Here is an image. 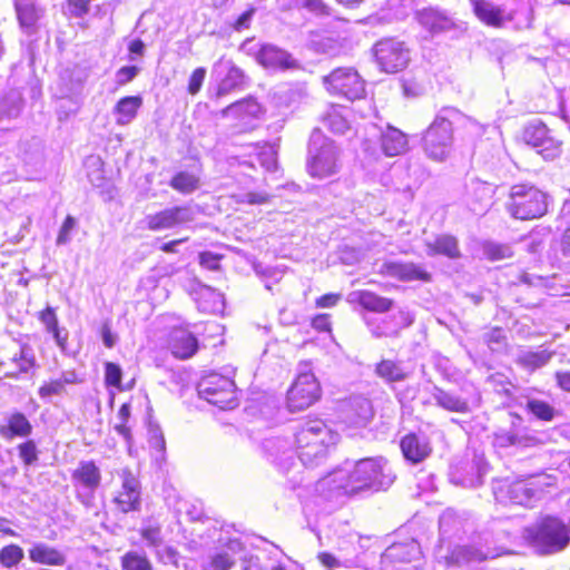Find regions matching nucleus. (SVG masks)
<instances>
[{
  "mask_svg": "<svg viewBox=\"0 0 570 570\" xmlns=\"http://www.w3.org/2000/svg\"><path fill=\"white\" fill-rule=\"evenodd\" d=\"M197 295L198 309L204 313H219L225 307L224 295L210 286H202Z\"/></svg>",
  "mask_w": 570,
  "mask_h": 570,
  "instance_id": "72a5a7b5",
  "label": "nucleus"
},
{
  "mask_svg": "<svg viewBox=\"0 0 570 570\" xmlns=\"http://www.w3.org/2000/svg\"><path fill=\"white\" fill-rule=\"evenodd\" d=\"M302 6L316 16L327 17L332 13L331 8L323 0H303Z\"/></svg>",
  "mask_w": 570,
  "mask_h": 570,
  "instance_id": "0e129e2a",
  "label": "nucleus"
},
{
  "mask_svg": "<svg viewBox=\"0 0 570 570\" xmlns=\"http://www.w3.org/2000/svg\"><path fill=\"white\" fill-rule=\"evenodd\" d=\"M20 153L26 164L36 165L42 160L43 146L41 139L32 137L20 145Z\"/></svg>",
  "mask_w": 570,
  "mask_h": 570,
  "instance_id": "a18cd8bd",
  "label": "nucleus"
},
{
  "mask_svg": "<svg viewBox=\"0 0 570 570\" xmlns=\"http://www.w3.org/2000/svg\"><path fill=\"white\" fill-rule=\"evenodd\" d=\"M548 350L522 351L517 356V364L528 371H535L547 365L553 356Z\"/></svg>",
  "mask_w": 570,
  "mask_h": 570,
  "instance_id": "e433bc0d",
  "label": "nucleus"
},
{
  "mask_svg": "<svg viewBox=\"0 0 570 570\" xmlns=\"http://www.w3.org/2000/svg\"><path fill=\"white\" fill-rule=\"evenodd\" d=\"M320 396V383L305 365L287 392V407L291 412L303 411L314 404Z\"/></svg>",
  "mask_w": 570,
  "mask_h": 570,
  "instance_id": "9d476101",
  "label": "nucleus"
},
{
  "mask_svg": "<svg viewBox=\"0 0 570 570\" xmlns=\"http://www.w3.org/2000/svg\"><path fill=\"white\" fill-rule=\"evenodd\" d=\"M122 570H153V564L145 553L128 551L121 557Z\"/></svg>",
  "mask_w": 570,
  "mask_h": 570,
  "instance_id": "8fccbe9b",
  "label": "nucleus"
},
{
  "mask_svg": "<svg viewBox=\"0 0 570 570\" xmlns=\"http://www.w3.org/2000/svg\"><path fill=\"white\" fill-rule=\"evenodd\" d=\"M431 395L435 404L445 411L461 414L471 412L469 402L453 392L445 391L439 386H433Z\"/></svg>",
  "mask_w": 570,
  "mask_h": 570,
  "instance_id": "7c9ffc66",
  "label": "nucleus"
},
{
  "mask_svg": "<svg viewBox=\"0 0 570 570\" xmlns=\"http://www.w3.org/2000/svg\"><path fill=\"white\" fill-rule=\"evenodd\" d=\"M122 377L121 367L112 362L105 364V382L109 386L120 387Z\"/></svg>",
  "mask_w": 570,
  "mask_h": 570,
  "instance_id": "bf43d9fd",
  "label": "nucleus"
},
{
  "mask_svg": "<svg viewBox=\"0 0 570 570\" xmlns=\"http://www.w3.org/2000/svg\"><path fill=\"white\" fill-rule=\"evenodd\" d=\"M197 392L202 399L222 410L234 409L238 404L234 381L217 373L202 377Z\"/></svg>",
  "mask_w": 570,
  "mask_h": 570,
  "instance_id": "423d86ee",
  "label": "nucleus"
},
{
  "mask_svg": "<svg viewBox=\"0 0 570 570\" xmlns=\"http://www.w3.org/2000/svg\"><path fill=\"white\" fill-rule=\"evenodd\" d=\"M522 243L524 245V249L532 255H535L543 249V239L538 233H531L523 237Z\"/></svg>",
  "mask_w": 570,
  "mask_h": 570,
  "instance_id": "69168bd1",
  "label": "nucleus"
},
{
  "mask_svg": "<svg viewBox=\"0 0 570 570\" xmlns=\"http://www.w3.org/2000/svg\"><path fill=\"white\" fill-rule=\"evenodd\" d=\"M77 500L87 509L96 507V492L101 483V472L94 461H80L71 473Z\"/></svg>",
  "mask_w": 570,
  "mask_h": 570,
  "instance_id": "6e6552de",
  "label": "nucleus"
},
{
  "mask_svg": "<svg viewBox=\"0 0 570 570\" xmlns=\"http://www.w3.org/2000/svg\"><path fill=\"white\" fill-rule=\"evenodd\" d=\"M148 443L159 455L163 456L166 450V442L161 429L158 425H150L148 429Z\"/></svg>",
  "mask_w": 570,
  "mask_h": 570,
  "instance_id": "4d7b16f0",
  "label": "nucleus"
},
{
  "mask_svg": "<svg viewBox=\"0 0 570 570\" xmlns=\"http://www.w3.org/2000/svg\"><path fill=\"white\" fill-rule=\"evenodd\" d=\"M237 204L262 205L269 202L271 196L265 191H248L234 196Z\"/></svg>",
  "mask_w": 570,
  "mask_h": 570,
  "instance_id": "13d9d810",
  "label": "nucleus"
},
{
  "mask_svg": "<svg viewBox=\"0 0 570 570\" xmlns=\"http://www.w3.org/2000/svg\"><path fill=\"white\" fill-rule=\"evenodd\" d=\"M68 10L75 18H82L89 12L91 0H68Z\"/></svg>",
  "mask_w": 570,
  "mask_h": 570,
  "instance_id": "774afa93",
  "label": "nucleus"
},
{
  "mask_svg": "<svg viewBox=\"0 0 570 570\" xmlns=\"http://www.w3.org/2000/svg\"><path fill=\"white\" fill-rule=\"evenodd\" d=\"M505 208L515 219L540 218L548 212V195L533 185L517 184L510 189Z\"/></svg>",
  "mask_w": 570,
  "mask_h": 570,
  "instance_id": "39448f33",
  "label": "nucleus"
},
{
  "mask_svg": "<svg viewBox=\"0 0 570 570\" xmlns=\"http://www.w3.org/2000/svg\"><path fill=\"white\" fill-rule=\"evenodd\" d=\"M524 540L540 554H553L570 543V528L559 518L544 515L523 529Z\"/></svg>",
  "mask_w": 570,
  "mask_h": 570,
  "instance_id": "7ed1b4c3",
  "label": "nucleus"
},
{
  "mask_svg": "<svg viewBox=\"0 0 570 570\" xmlns=\"http://www.w3.org/2000/svg\"><path fill=\"white\" fill-rule=\"evenodd\" d=\"M524 409L534 419L543 422H552L559 414L554 406L537 397H525Z\"/></svg>",
  "mask_w": 570,
  "mask_h": 570,
  "instance_id": "ea45409f",
  "label": "nucleus"
},
{
  "mask_svg": "<svg viewBox=\"0 0 570 570\" xmlns=\"http://www.w3.org/2000/svg\"><path fill=\"white\" fill-rule=\"evenodd\" d=\"M421 548L416 540L411 539L404 542H394L385 549L381 562L384 567L387 564L406 563L419 559Z\"/></svg>",
  "mask_w": 570,
  "mask_h": 570,
  "instance_id": "5701e85b",
  "label": "nucleus"
},
{
  "mask_svg": "<svg viewBox=\"0 0 570 570\" xmlns=\"http://www.w3.org/2000/svg\"><path fill=\"white\" fill-rule=\"evenodd\" d=\"M400 446L405 460L413 464L424 461L432 452L429 439L415 433L403 436Z\"/></svg>",
  "mask_w": 570,
  "mask_h": 570,
  "instance_id": "a878e982",
  "label": "nucleus"
},
{
  "mask_svg": "<svg viewBox=\"0 0 570 570\" xmlns=\"http://www.w3.org/2000/svg\"><path fill=\"white\" fill-rule=\"evenodd\" d=\"M373 414L372 403L364 396L351 397L343 410L345 422L353 426H365Z\"/></svg>",
  "mask_w": 570,
  "mask_h": 570,
  "instance_id": "393cba45",
  "label": "nucleus"
},
{
  "mask_svg": "<svg viewBox=\"0 0 570 570\" xmlns=\"http://www.w3.org/2000/svg\"><path fill=\"white\" fill-rule=\"evenodd\" d=\"M169 186L181 193L191 194L197 190L200 186V179L197 175L189 171H179L173 176L169 181Z\"/></svg>",
  "mask_w": 570,
  "mask_h": 570,
  "instance_id": "37998d69",
  "label": "nucleus"
},
{
  "mask_svg": "<svg viewBox=\"0 0 570 570\" xmlns=\"http://www.w3.org/2000/svg\"><path fill=\"white\" fill-rule=\"evenodd\" d=\"M307 173L317 179L336 175L341 169V149L320 130H314L309 138Z\"/></svg>",
  "mask_w": 570,
  "mask_h": 570,
  "instance_id": "20e7f679",
  "label": "nucleus"
},
{
  "mask_svg": "<svg viewBox=\"0 0 570 570\" xmlns=\"http://www.w3.org/2000/svg\"><path fill=\"white\" fill-rule=\"evenodd\" d=\"M213 71L223 75L215 94V98L217 99L235 90H239L245 86L247 79L245 72L232 60L220 59L214 65Z\"/></svg>",
  "mask_w": 570,
  "mask_h": 570,
  "instance_id": "6ab92c4d",
  "label": "nucleus"
},
{
  "mask_svg": "<svg viewBox=\"0 0 570 570\" xmlns=\"http://www.w3.org/2000/svg\"><path fill=\"white\" fill-rule=\"evenodd\" d=\"M325 89L347 100L361 99L365 95V81L353 67H340L322 78Z\"/></svg>",
  "mask_w": 570,
  "mask_h": 570,
  "instance_id": "0eeeda50",
  "label": "nucleus"
},
{
  "mask_svg": "<svg viewBox=\"0 0 570 570\" xmlns=\"http://www.w3.org/2000/svg\"><path fill=\"white\" fill-rule=\"evenodd\" d=\"M381 147L386 156H397L407 148L406 135L395 127L387 126L381 134Z\"/></svg>",
  "mask_w": 570,
  "mask_h": 570,
  "instance_id": "2f4dec72",
  "label": "nucleus"
},
{
  "mask_svg": "<svg viewBox=\"0 0 570 570\" xmlns=\"http://www.w3.org/2000/svg\"><path fill=\"white\" fill-rule=\"evenodd\" d=\"M173 355L180 360L191 357L198 350V340L185 328H174L169 337Z\"/></svg>",
  "mask_w": 570,
  "mask_h": 570,
  "instance_id": "c85d7f7f",
  "label": "nucleus"
},
{
  "mask_svg": "<svg viewBox=\"0 0 570 570\" xmlns=\"http://www.w3.org/2000/svg\"><path fill=\"white\" fill-rule=\"evenodd\" d=\"M414 322V315L404 308L396 313L381 317L367 320L366 324L376 338L395 337L403 328L411 326Z\"/></svg>",
  "mask_w": 570,
  "mask_h": 570,
  "instance_id": "dca6fc26",
  "label": "nucleus"
},
{
  "mask_svg": "<svg viewBox=\"0 0 570 570\" xmlns=\"http://www.w3.org/2000/svg\"><path fill=\"white\" fill-rule=\"evenodd\" d=\"M395 480L387 461L365 458L354 465L337 468L316 482L315 491L325 500L353 495L363 491L386 490Z\"/></svg>",
  "mask_w": 570,
  "mask_h": 570,
  "instance_id": "f257e3e1",
  "label": "nucleus"
},
{
  "mask_svg": "<svg viewBox=\"0 0 570 570\" xmlns=\"http://www.w3.org/2000/svg\"><path fill=\"white\" fill-rule=\"evenodd\" d=\"M228 551H219L210 557L212 570H230L235 564L234 554L243 550V543L238 539L229 540Z\"/></svg>",
  "mask_w": 570,
  "mask_h": 570,
  "instance_id": "4c0bfd02",
  "label": "nucleus"
},
{
  "mask_svg": "<svg viewBox=\"0 0 570 570\" xmlns=\"http://www.w3.org/2000/svg\"><path fill=\"white\" fill-rule=\"evenodd\" d=\"M297 430H313V434L308 436V443L316 440H337L338 435L320 419L303 422Z\"/></svg>",
  "mask_w": 570,
  "mask_h": 570,
  "instance_id": "c03bdc74",
  "label": "nucleus"
},
{
  "mask_svg": "<svg viewBox=\"0 0 570 570\" xmlns=\"http://www.w3.org/2000/svg\"><path fill=\"white\" fill-rule=\"evenodd\" d=\"M198 214V205L186 204L168 207L156 214L147 215L145 220L149 230L159 232L191 223Z\"/></svg>",
  "mask_w": 570,
  "mask_h": 570,
  "instance_id": "ddd939ff",
  "label": "nucleus"
},
{
  "mask_svg": "<svg viewBox=\"0 0 570 570\" xmlns=\"http://www.w3.org/2000/svg\"><path fill=\"white\" fill-rule=\"evenodd\" d=\"M323 124L330 131L337 135H343L350 129L347 119L335 109L326 114Z\"/></svg>",
  "mask_w": 570,
  "mask_h": 570,
  "instance_id": "3c124183",
  "label": "nucleus"
},
{
  "mask_svg": "<svg viewBox=\"0 0 570 570\" xmlns=\"http://www.w3.org/2000/svg\"><path fill=\"white\" fill-rule=\"evenodd\" d=\"M141 105L142 99L139 96H128L121 98L115 107L117 124L127 125L132 121Z\"/></svg>",
  "mask_w": 570,
  "mask_h": 570,
  "instance_id": "58836bf2",
  "label": "nucleus"
},
{
  "mask_svg": "<svg viewBox=\"0 0 570 570\" xmlns=\"http://www.w3.org/2000/svg\"><path fill=\"white\" fill-rule=\"evenodd\" d=\"M509 553L508 550L503 548H490L488 547L485 550L475 548L472 546L460 547L458 550V558H461L464 561H483L487 559H494L499 556Z\"/></svg>",
  "mask_w": 570,
  "mask_h": 570,
  "instance_id": "a19ab883",
  "label": "nucleus"
},
{
  "mask_svg": "<svg viewBox=\"0 0 570 570\" xmlns=\"http://www.w3.org/2000/svg\"><path fill=\"white\" fill-rule=\"evenodd\" d=\"M19 456L26 465H33L38 461V449L33 440L18 445Z\"/></svg>",
  "mask_w": 570,
  "mask_h": 570,
  "instance_id": "6e6d98bb",
  "label": "nucleus"
},
{
  "mask_svg": "<svg viewBox=\"0 0 570 570\" xmlns=\"http://www.w3.org/2000/svg\"><path fill=\"white\" fill-rule=\"evenodd\" d=\"M121 490L114 499L117 509L122 513L139 511L141 507V489L139 480L129 469L121 471Z\"/></svg>",
  "mask_w": 570,
  "mask_h": 570,
  "instance_id": "f3484780",
  "label": "nucleus"
},
{
  "mask_svg": "<svg viewBox=\"0 0 570 570\" xmlns=\"http://www.w3.org/2000/svg\"><path fill=\"white\" fill-rule=\"evenodd\" d=\"M376 374L386 382H400L405 380L403 368L391 360H383L376 365Z\"/></svg>",
  "mask_w": 570,
  "mask_h": 570,
  "instance_id": "de8ad7c7",
  "label": "nucleus"
},
{
  "mask_svg": "<svg viewBox=\"0 0 570 570\" xmlns=\"http://www.w3.org/2000/svg\"><path fill=\"white\" fill-rule=\"evenodd\" d=\"M29 559L39 564L61 567L67 562V554L46 542H33L28 550Z\"/></svg>",
  "mask_w": 570,
  "mask_h": 570,
  "instance_id": "cd10ccee",
  "label": "nucleus"
},
{
  "mask_svg": "<svg viewBox=\"0 0 570 570\" xmlns=\"http://www.w3.org/2000/svg\"><path fill=\"white\" fill-rule=\"evenodd\" d=\"M373 52L380 69L387 73L402 71L410 62L409 48L395 38L379 40L373 47Z\"/></svg>",
  "mask_w": 570,
  "mask_h": 570,
  "instance_id": "f8f14e48",
  "label": "nucleus"
},
{
  "mask_svg": "<svg viewBox=\"0 0 570 570\" xmlns=\"http://www.w3.org/2000/svg\"><path fill=\"white\" fill-rule=\"evenodd\" d=\"M23 97L20 90L10 89L0 96V122L16 119L22 111Z\"/></svg>",
  "mask_w": 570,
  "mask_h": 570,
  "instance_id": "473e14b6",
  "label": "nucleus"
},
{
  "mask_svg": "<svg viewBox=\"0 0 570 570\" xmlns=\"http://www.w3.org/2000/svg\"><path fill=\"white\" fill-rule=\"evenodd\" d=\"M313 430H296L294 434L296 448L294 449V459L297 458L301 463L308 469L322 464L327 455L330 445L337 440H316L308 443V436Z\"/></svg>",
  "mask_w": 570,
  "mask_h": 570,
  "instance_id": "4468645a",
  "label": "nucleus"
},
{
  "mask_svg": "<svg viewBox=\"0 0 570 570\" xmlns=\"http://www.w3.org/2000/svg\"><path fill=\"white\" fill-rule=\"evenodd\" d=\"M476 18L484 24L493 28H503L514 18L513 12L507 13L504 8L489 0H470Z\"/></svg>",
  "mask_w": 570,
  "mask_h": 570,
  "instance_id": "4be33fe9",
  "label": "nucleus"
},
{
  "mask_svg": "<svg viewBox=\"0 0 570 570\" xmlns=\"http://www.w3.org/2000/svg\"><path fill=\"white\" fill-rule=\"evenodd\" d=\"M261 112V106L259 104L253 99L247 98L239 101H236L234 104H230L223 110V115H235V116H250V117H257Z\"/></svg>",
  "mask_w": 570,
  "mask_h": 570,
  "instance_id": "49530a36",
  "label": "nucleus"
},
{
  "mask_svg": "<svg viewBox=\"0 0 570 570\" xmlns=\"http://www.w3.org/2000/svg\"><path fill=\"white\" fill-rule=\"evenodd\" d=\"M426 255L434 257L442 255L449 259H459L462 253L459 245V239L451 234H439L431 239L424 240Z\"/></svg>",
  "mask_w": 570,
  "mask_h": 570,
  "instance_id": "bb28decb",
  "label": "nucleus"
},
{
  "mask_svg": "<svg viewBox=\"0 0 570 570\" xmlns=\"http://www.w3.org/2000/svg\"><path fill=\"white\" fill-rule=\"evenodd\" d=\"M379 273L401 282L421 281L428 283L432 279V275L429 272L421 265L412 262L387 261L381 264Z\"/></svg>",
  "mask_w": 570,
  "mask_h": 570,
  "instance_id": "aec40b11",
  "label": "nucleus"
},
{
  "mask_svg": "<svg viewBox=\"0 0 570 570\" xmlns=\"http://www.w3.org/2000/svg\"><path fill=\"white\" fill-rule=\"evenodd\" d=\"M415 20L431 36L448 32L455 27L453 18L438 7H428L416 10Z\"/></svg>",
  "mask_w": 570,
  "mask_h": 570,
  "instance_id": "412c9836",
  "label": "nucleus"
},
{
  "mask_svg": "<svg viewBox=\"0 0 570 570\" xmlns=\"http://www.w3.org/2000/svg\"><path fill=\"white\" fill-rule=\"evenodd\" d=\"M140 69L136 66H125L118 69L116 72V82L119 86H124L130 82L138 73Z\"/></svg>",
  "mask_w": 570,
  "mask_h": 570,
  "instance_id": "338daca9",
  "label": "nucleus"
},
{
  "mask_svg": "<svg viewBox=\"0 0 570 570\" xmlns=\"http://www.w3.org/2000/svg\"><path fill=\"white\" fill-rule=\"evenodd\" d=\"M63 391V381L58 379L41 385L38 393L40 397L46 399L52 395H60Z\"/></svg>",
  "mask_w": 570,
  "mask_h": 570,
  "instance_id": "e2e57ef3",
  "label": "nucleus"
},
{
  "mask_svg": "<svg viewBox=\"0 0 570 570\" xmlns=\"http://www.w3.org/2000/svg\"><path fill=\"white\" fill-rule=\"evenodd\" d=\"M32 433V425L21 412H12L4 417L0 424V436L6 441L14 438H28Z\"/></svg>",
  "mask_w": 570,
  "mask_h": 570,
  "instance_id": "c756f323",
  "label": "nucleus"
},
{
  "mask_svg": "<svg viewBox=\"0 0 570 570\" xmlns=\"http://www.w3.org/2000/svg\"><path fill=\"white\" fill-rule=\"evenodd\" d=\"M460 125H472L476 122L453 107H443L426 128L422 147L425 155L435 161H444L453 148V128Z\"/></svg>",
  "mask_w": 570,
  "mask_h": 570,
  "instance_id": "f03ea898",
  "label": "nucleus"
},
{
  "mask_svg": "<svg viewBox=\"0 0 570 570\" xmlns=\"http://www.w3.org/2000/svg\"><path fill=\"white\" fill-rule=\"evenodd\" d=\"M256 61L266 69L299 70L302 65L284 49L274 45H263L255 55Z\"/></svg>",
  "mask_w": 570,
  "mask_h": 570,
  "instance_id": "a211bd4d",
  "label": "nucleus"
},
{
  "mask_svg": "<svg viewBox=\"0 0 570 570\" xmlns=\"http://www.w3.org/2000/svg\"><path fill=\"white\" fill-rule=\"evenodd\" d=\"M522 139L544 159L551 160L561 154V141L551 136L548 127L540 120L531 121L524 127Z\"/></svg>",
  "mask_w": 570,
  "mask_h": 570,
  "instance_id": "2eb2a0df",
  "label": "nucleus"
},
{
  "mask_svg": "<svg viewBox=\"0 0 570 570\" xmlns=\"http://www.w3.org/2000/svg\"><path fill=\"white\" fill-rule=\"evenodd\" d=\"M483 255L492 262L510 258L513 256L511 245L487 240L482 245Z\"/></svg>",
  "mask_w": 570,
  "mask_h": 570,
  "instance_id": "09e8293b",
  "label": "nucleus"
},
{
  "mask_svg": "<svg viewBox=\"0 0 570 570\" xmlns=\"http://www.w3.org/2000/svg\"><path fill=\"white\" fill-rule=\"evenodd\" d=\"M508 416L509 426L499 428L493 433L492 443L494 448H531L539 443L538 438L524 424V419L520 414L509 412Z\"/></svg>",
  "mask_w": 570,
  "mask_h": 570,
  "instance_id": "1a4fd4ad",
  "label": "nucleus"
},
{
  "mask_svg": "<svg viewBox=\"0 0 570 570\" xmlns=\"http://www.w3.org/2000/svg\"><path fill=\"white\" fill-rule=\"evenodd\" d=\"M205 77L206 69L204 67H198L193 71L188 81V92L190 95L194 96L200 91Z\"/></svg>",
  "mask_w": 570,
  "mask_h": 570,
  "instance_id": "680f3d73",
  "label": "nucleus"
},
{
  "mask_svg": "<svg viewBox=\"0 0 570 570\" xmlns=\"http://www.w3.org/2000/svg\"><path fill=\"white\" fill-rule=\"evenodd\" d=\"M12 361L19 364L20 372H28L35 365L32 348L28 344L21 345L19 354H16Z\"/></svg>",
  "mask_w": 570,
  "mask_h": 570,
  "instance_id": "5fc2aeb1",
  "label": "nucleus"
},
{
  "mask_svg": "<svg viewBox=\"0 0 570 570\" xmlns=\"http://www.w3.org/2000/svg\"><path fill=\"white\" fill-rule=\"evenodd\" d=\"M544 485L540 476H529L502 485L494 493L501 502L529 507L541 498Z\"/></svg>",
  "mask_w": 570,
  "mask_h": 570,
  "instance_id": "9b49d317",
  "label": "nucleus"
},
{
  "mask_svg": "<svg viewBox=\"0 0 570 570\" xmlns=\"http://www.w3.org/2000/svg\"><path fill=\"white\" fill-rule=\"evenodd\" d=\"M355 301L365 309L375 313H385L393 307L391 298L380 296L371 291H358L353 293Z\"/></svg>",
  "mask_w": 570,
  "mask_h": 570,
  "instance_id": "f704fd0d",
  "label": "nucleus"
},
{
  "mask_svg": "<svg viewBox=\"0 0 570 570\" xmlns=\"http://www.w3.org/2000/svg\"><path fill=\"white\" fill-rule=\"evenodd\" d=\"M140 534L149 547L158 548L163 544L161 528L158 524L144 525Z\"/></svg>",
  "mask_w": 570,
  "mask_h": 570,
  "instance_id": "864d4df0",
  "label": "nucleus"
},
{
  "mask_svg": "<svg viewBox=\"0 0 570 570\" xmlns=\"http://www.w3.org/2000/svg\"><path fill=\"white\" fill-rule=\"evenodd\" d=\"M18 20L22 28H32L40 14L35 0H14Z\"/></svg>",
  "mask_w": 570,
  "mask_h": 570,
  "instance_id": "79ce46f5",
  "label": "nucleus"
},
{
  "mask_svg": "<svg viewBox=\"0 0 570 570\" xmlns=\"http://www.w3.org/2000/svg\"><path fill=\"white\" fill-rule=\"evenodd\" d=\"M263 449L268 458L284 470L294 465V449L291 442L284 438H271L263 442Z\"/></svg>",
  "mask_w": 570,
  "mask_h": 570,
  "instance_id": "b1692460",
  "label": "nucleus"
},
{
  "mask_svg": "<svg viewBox=\"0 0 570 570\" xmlns=\"http://www.w3.org/2000/svg\"><path fill=\"white\" fill-rule=\"evenodd\" d=\"M23 557V550L17 544H9L0 550V563L6 568L17 566Z\"/></svg>",
  "mask_w": 570,
  "mask_h": 570,
  "instance_id": "603ef678",
  "label": "nucleus"
},
{
  "mask_svg": "<svg viewBox=\"0 0 570 570\" xmlns=\"http://www.w3.org/2000/svg\"><path fill=\"white\" fill-rule=\"evenodd\" d=\"M311 49L316 53L337 57L345 52V43L340 37L317 36L311 40Z\"/></svg>",
  "mask_w": 570,
  "mask_h": 570,
  "instance_id": "c9c22d12",
  "label": "nucleus"
},
{
  "mask_svg": "<svg viewBox=\"0 0 570 570\" xmlns=\"http://www.w3.org/2000/svg\"><path fill=\"white\" fill-rule=\"evenodd\" d=\"M483 340L492 351H495L505 342L504 331L501 327H493L484 333Z\"/></svg>",
  "mask_w": 570,
  "mask_h": 570,
  "instance_id": "052dcab7",
  "label": "nucleus"
}]
</instances>
